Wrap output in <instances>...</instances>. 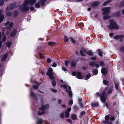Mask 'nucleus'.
<instances>
[{
  "mask_svg": "<svg viewBox=\"0 0 124 124\" xmlns=\"http://www.w3.org/2000/svg\"><path fill=\"white\" fill-rule=\"evenodd\" d=\"M30 4L31 5L30 0H25L23 6H21L19 7L21 11L24 12L28 11L30 7L27 6Z\"/></svg>",
  "mask_w": 124,
  "mask_h": 124,
  "instance_id": "nucleus-1",
  "label": "nucleus"
},
{
  "mask_svg": "<svg viewBox=\"0 0 124 124\" xmlns=\"http://www.w3.org/2000/svg\"><path fill=\"white\" fill-rule=\"evenodd\" d=\"M109 25L107 26L109 30L112 31L113 30L118 29L119 26L114 20L111 19L109 20Z\"/></svg>",
  "mask_w": 124,
  "mask_h": 124,
  "instance_id": "nucleus-2",
  "label": "nucleus"
},
{
  "mask_svg": "<svg viewBox=\"0 0 124 124\" xmlns=\"http://www.w3.org/2000/svg\"><path fill=\"white\" fill-rule=\"evenodd\" d=\"M108 87H107L105 88L104 90L105 91H103L102 93L101 94L100 99L101 101L103 103H105L106 102L107 99V94L106 91L107 89H108Z\"/></svg>",
  "mask_w": 124,
  "mask_h": 124,
  "instance_id": "nucleus-3",
  "label": "nucleus"
},
{
  "mask_svg": "<svg viewBox=\"0 0 124 124\" xmlns=\"http://www.w3.org/2000/svg\"><path fill=\"white\" fill-rule=\"evenodd\" d=\"M53 70L51 68H49L48 72L46 73V74L49 76L50 78L52 80L55 79L54 77V73L53 72Z\"/></svg>",
  "mask_w": 124,
  "mask_h": 124,
  "instance_id": "nucleus-4",
  "label": "nucleus"
},
{
  "mask_svg": "<svg viewBox=\"0 0 124 124\" xmlns=\"http://www.w3.org/2000/svg\"><path fill=\"white\" fill-rule=\"evenodd\" d=\"M110 9L111 7H110L102 8V10L103 12V15H108L110 13Z\"/></svg>",
  "mask_w": 124,
  "mask_h": 124,
  "instance_id": "nucleus-5",
  "label": "nucleus"
},
{
  "mask_svg": "<svg viewBox=\"0 0 124 124\" xmlns=\"http://www.w3.org/2000/svg\"><path fill=\"white\" fill-rule=\"evenodd\" d=\"M49 107V105L48 104H46L45 105H43L42 106L41 108H39V109L42 111H44L46 110Z\"/></svg>",
  "mask_w": 124,
  "mask_h": 124,
  "instance_id": "nucleus-6",
  "label": "nucleus"
},
{
  "mask_svg": "<svg viewBox=\"0 0 124 124\" xmlns=\"http://www.w3.org/2000/svg\"><path fill=\"white\" fill-rule=\"evenodd\" d=\"M124 38V35H117L115 36L114 38L116 39H120V40H122V39Z\"/></svg>",
  "mask_w": 124,
  "mask_h": 124,
  "instance_id": "nucleus-7",
  "label": "nucleus"
},
{
  "mask_svg": "<svg viewBox=\"0 0 124 124\" xmlns=\"http://www.w3.org/2000/svg\"><path fill=\"white\" fill-rule=\"evenodd\" d=\"M16 5V3L15 2L12 3H10L9 6L10 9L12 10L14 9Z\"/></svg>",
  "mask_w": 124,
  "mask_h": 124,
  "instance_id": "nucleus-8",
  "label": "nucleus"
},
{
  "mask_svg": "<svg viewBox=\"0 0 124 124\" xmlns=\"http://www.w3.org/2000/svg\"><path fill=\"white\" fill-rule=\"evenodd\" d=\"M76 77L79 79H82L84 78L83 76L82 75L81 72L79 71L77 73Z\"/></svg>",
  "mask_w": 124,
  "mask_h": 124,
  "instance_id": "nucleus-9",
  "label": "nucleus"
},
{
  "mask_svg": "<svg viewBox=\"0 0 124 124\" xmlns=\"http://www.w3.org/2000/svg\"><path fill=\"white\" fill-rule=\"evenodd\" d=\"M100 4V2L98 1H95L93 2L91 4V6L92 7L98 6Z\"/></svg>",
  "mask_w": 124,
  "mask_h": 124,
  "instance_id": "nucleus-10",
  "label": "nucleus"
},
{
  "mask_svg": "<svg viewBox=\"0 0 124 124\" xmlns=\"http://www.w3.org/2000/svg\"><path fill=\"white\" fill-rule=\"evenodd\" d=\"M91 105L92 108L97 107L99 106V103L97 102L92 103L91 104Z\"/></svg>",
  "mask_w": 124,
  "mask_h": 124,
  "instance_id": "nucleus-11",
  "label": "nucleus"
},
{
  "mask_svg": "<svg viewBox=\"0 0 124 124\" xmlns=\"http://www.w3.org/2000/svg\"><path fill=\"white\" fill-rule=\"evenodd\" d=\"M17 32V30L16 29H14L12 32L10 33V36L12 37H14L16 34Z\"/></svg>",
  "mask_w": 124,
  "mask_h": 124,
  "instance_id": "nucleus-12",
  "label": "nucleus"
},
{
  "mask_svg": "<svg viewBox=\"0 0 124 124\" xmlns=\"http://www.w3.org/2000/svg\"><path fill=\"white\" fill-rule=\"evenodd\" d=\"M101 73L104 75L107 74V71L106 70V68L104 67L102 68L101 70Z\"/></svg>",
  "mask_w": 124,
  "mask_h": 124,
  "instance_id": "nucleus-13",
  "label": "nucleus"
},
{
  "mask_svg": "<svg viewBox=\"0 0 124 124\" xmlns=\"http://www.w3.org/2000/svg\"><path fill=\"white\" fill-rule=\"evenodd\" d=\"M112 15L116 17H119L120 16V12L119 11L113 13Z\"/></svg>",
  "mask_w": 124,
  "mask_h": 124,
  "instance_id": "nucleus-14",
  "label": "nucleus"
},
{
  "mask_svg": "<svg viewBox=\"0 0 124 124\" xmlns=\"http://www.w3.org/2000/svg\"><path fill=\"white\" fill-rule=\"evenodd\" d=\"M8 56V54L7 53L5 54L2 57L1 61V62H4L5 61Z\"/></svg>",
  "mask_w": 124,
  "mask_h": 124,
  "instance_id": "nucleus-15",
  "label": "nucleus"
},
{
  "mask_svg": "<svg viewBox=\"0 0 124 124\" xmlns=\"http://www.w3.org/2000/svg\"><path fill=\"white\" fill-rule=\"evenodd\" d=\"M47 0H40L39 1L40 4V5L41 6H44L45 4V2Z\"/></svg>",
  "mask_w": 124,
  "mask_h": 124,
  "instance_id": "nucleus-16",
  "label": "nucleus"
},
{
  "mask_svg": "<svg viewBox=\"0 0 124 124\" xmlns=\"http://www.w3.org/2000/svg\"><path fill=\"white\" fill-rule=\"evenodd\" d=\"M18 14V10H15L13 12V17H16L17 16Z\"/></svg>",
  "mask_w": 124,
  "mask_h": 124,
  "instance_id": "nucleus-17",
  "label": "nucleus"
},
{
  "mask_svg": "<svg viewBox=\"0 0 124 124\" xmlns=\"http://www.w3.org/2000/svg\"><path fill=\"white\" fill-rule=\"evenodd\" d=\"M102 123L103 124H112L113 123V122L111 121H108L104 120L102 121Z\"/></svg>",
  "mask_w": 124,
  "mask_h": 124,
  "instance_id": "nucleus-18",
  "label": "nucleus"
},
{
  "mask_svg": "<svg viewBox=\"0 0 124 124\" xmlns=\"http://www.w3.org/2000/svg\"><path fill=\"white\" fill-rule=\"evenodd\" d=\"M37 123V124H44L42 119H38ZM45 124H46V122L45 123Z\"/></svg>",
  "mask_w": 124,
  "mask_h": 124,
  "instance_id": "nucleus-19",
  "label": "nucleus"
},
{
  "mask_svg": "<svg viewBox=\"0 0 124 124\" xmlns=\"http://www.w3.org/2000/svg\"><path fill=\"white\" fill-rule=\"evenodd\" d=\"M113 91L112 88H111L108 89L107 92V93L108 95L110 94L111 93L113 92Z\"/></svg>",
  "mask_w": 124,
  "mask_h": 124,
  "instance_id": "nucleus-20",
  "label": "nucleus"
},
{
  "mask_svg": "<svg viewBox=\"0 0 124 124\" xmlns=\"http://www.w3.org/2000/svg\"><path fill=\"white\" fill-rule=\"evenodd\" d=\"M71 118L73 120H75L77 118V116L75 114H72L71 115Z\"/></svg>",
  "mask_w": 124,
  "mask_h": 124,
  "instance_id": "nucleus-21",
  "label": "nucleus"
},
{
  "mask_svg": "<svg viewBox=\"0 0 124 124\" xmlns=\"http://www.w3.org/2000/svg\"><path fill=\"white\" fill-rule=\"evenodd\" d=\"M103 84L105 85L108 86L109 85V84L108 80L103 79Z\"/></svg>",
  "mask_w": 124,
  "mask_h": 124,
  "instance_id": "nucleus-22",
  "label": "nucleus"
},
{
  "mask_svg": "<svg viewBox=\"0 0 124 124\" xmlns=\"http://www.w3.org/2000/svg\"><path fill=\"white\" fill-rule=\"evenodd\" d=\"M112 0H108L107 1L104 2L103 4V6H106L108 4L110 3Z\"/></svg>",
  "mask_w": 124,
  "mask_h": 124,
  "instance_id": "nucleus-23",
  "label": "nucleus"
},
{
  "mask_svg": "<svg viewBox=\"0 0 124 124\" xmlns=\"http://www.w3.org/2000/svg\"><path fill=\"white\" fill-rule=\"evenodd\" d=\"M111 17V16L109 15H106L104 16L103 18L105 20H107L110 19Z\"/></svg>",
  "mask_w": 124,
  "mask_h": 124,
  "instance_id": "nucleus-24",
  "label": "nucleus"
},
{
  "mask_svg": "<svg viewBox=\"0 0 124 124\" xmlns=\"http://www.w3.org/2000/svg\"><path fill=\"white\" fill-rule=\"evenodd\" d=\"M91 77V74L90 73H88L86 75L85 77L84 78V79L85 80H87L89 79Z\"/></svg>",
  "mask_w": 124,
  "mask_h": 124,
  "instance_id": "nucleus-25",
  "label": "nucleus"
},
{
  "mask_svg": "<svg viewBox=\"0 0 124 124\" xmlns=\"http://www.w3.org/2000/svg\"><path fill=\"white\" fill-rule=\"evenodd\" d=\"M71 66L72 67H75L76 65V63L74 62V61H72L70 62Z\"/></svg>",
  "mask_w": 124,
  "mask_h": 124,
  "instance_id": "nucleus-26",
  "label": "nucleus"
},
{
  "mask_svg": "<svg viewBox=\"0 0 124 124\" xmlns=\"http://www.w3.org/2000/svg\"><path fill=\"white\" fill-rule=\"evenodd\" d=\"M110 114L106 116L105 117L104 119L105 120V121H109L110 119Z\"/></svg>",
  "mask_w": 124,
  "mask_h": 124,
  "instance_id": "nucleus-27",
  "label": "nucleus"
},
{
  "mask_svg": "<svg viewBox=\"0 0 124 124\" xmlns=\"http://www.w3.org/2000/svg\"><path fill=\"white\" fill-rule=\"evenodd\" d=\"M73 109L75 112H76L79 109V108L78 106H75L73 107Z\"/></svg>",
  "mask_w": 124,
  "mask_h": 124,
  "instance_id": "nucleus-28",
  "label": "nucleus"
},
{
  "mask_svg": "<svg viewBox=\"0 0 124 124\" xmlns=\"http://www.w3.org/2000/svg\"><path fill=\"white\" fill-rule=\"evenodd\" d=\"M56 44V42H49L48 43V45L51 46L54 45Z\"/></svg>",
  "mask_w": 124,
  "mask_h": 124,
  "instance_id": "nucleus-29",
  "label": "nucleus"
},
{
  "mask_svg": "<svg viewBox=\"0 0 124 124\" xmlns=\"http://www.w3.org/2000/svg\"><path fill=\"white\" fill-rule=\"evenodd\" d=\"M40 2L39 1L36 4L35 7V8H39L40 7Z\"/></svg>",
  "mask_w": 124,
  "mask_h": 124,
  "instance_id": "nucleus-30",
  "label": "nucleus"
},
{
  "mask_svg": "<svg viewBox=\"0 0 124 124\" xmlns=\"http://www.w3.org/2000/svg\"><path fill=\"white\" fill-rule=\"evenodd\" d=\"M64 40L65 42H68L69 40V37L67 36L64 35Z\"/></svg>",
  "mask_w": 124,
  "mask_h": 124,
  "instance_id": "nucleus-31",
  "label": "nucleus"
},
{
  "mask_svg": "<svg viewBox=\"0 0 124 124\" xmlns=\"http://www.w3.org/2000/svg\"><path fill=\"white\" fill-rule=\"evenodd\" d=\"M4 18V16L3 14H1L0 16V23L2 21Z\"/></svg>",
  "mask_w": 124,
  "mask_h": 124,
  "instance_id": "nucleus-32",
  "label": "nucleus"
},
{
  "mask_svg": "<svg viewBox=\"0 0 124 124\" xmlns=\"http://www.w3.org/2000/svg\"><path fill=\"white\" fill-rule=\"evenodd\" d=\"M92 72L93 73L94 75H96L98 74V70L97 69H94L93 71Z\"/></svg>",
  "mask_w": 124,
  "mask_h": 124,
  "instance_id": "nucleus-33",
  "label": "nucleus"
},
{
  "mask_svg": "<svg viewBox=\"0 0 124 124\" xmlns=\"http://www.w3.org/2000/svg\"><path fill=\"white\" fill-rule=\"evenodd\" d=\"M95 62L94 61H91L88 64L91 67H94L95 65Z\"/></svg>",
  "mask_w": 124,
  "mask_h": 124,
  "instance_id": "nucleus-34",
  "label": "nucleus"
},
{
  "mask_svg": "<svg viewBox=\"0 0 124 124\" xmlns=\"http://www.w3.org/2000/svg\"><path fill=\"white\" fill-rule=\"evenodd\" d=\"M12 43V42L8 41L6 43V45L8 48H9L11 46Z\"/></svg>",
  "mask_w": 124,
  "mask_h": 124,
  "instance_id": "nucleus-35",
  "label": "nucleus"
},
{
  "mask_svg": "<svg viewBox=\"0 0 124 124\" xmlns=\"http://www.w3.org/2000/svg\"><path fill=\"white\" fill-rule=\"evenodd\" d=\"M45 112L44 111H43L41 112L39 111L38 112V114L39 116H41L43 115L44 114Z\"/></svg>",
  "mask_w": 124,
  "mask_h": 124,
  "instance_id": "nucleus-36",
  "label": "nucleus"
},
{
  "mask_svg": "<svg viewBox=\"0 0 124 124\" xmlns=\"http://www.w3.org/2000/svg\"><path fill=\"white\" fill-rule=\"evenodd\" d=\"M37 1V0H30L31 5H32L35 4Z\"/></svg>",
  "mask_w": 124,
  "mask_h": 124,
  "instance_id": "nucleus-37",
  "label": "nucleus"
},
{
  "mask_svg": "<svg viewBox=\"0 0 124 124\" xmlns=\"http://www.w3.org/2000/svg\"><path fill=\"white\" fill-rule=\"evenodd\" d=\"M80 54L82 56H85L86 55L84 53V51L83 50H80Z\"/></svg>",
  "mask_w": 124,
  "mask_h": 124,
  "instance_id": "nucleus-38",
  "label": "nucleus"
},
{
  "mask_svg": "<svg viewBox=\"0 0 124 124\" xmlns=\"http://www.w3.org/2000/svg\"><path fill=\"white\" fill-rule=\"evenodd\" d=\"M65 117L66 118H68L69 117L70 113L68 112H66L65 113Z\"/></svg>",
  "mask_w": 124,
  "mask_h": 124,
  "instance_id": "nucleus-39",
  "label": "nucleus"
},
{
  "mask_svg": "<svg viewBox=\"0 0 124 124\" xmlns=\"http://www.w3.org/2000/svg\"><path fill=\"white\" fill-rule=\"evenodd\" d=\"M30 96L33 98L36 97L34 93L32 91H31L30 93Z\"/></svg>",
  "mask_w": 124,
  "mask_h": 124,
  "instance_id": "nucleus-40",
  "label": "nucleus"
},
{
  "mask_svg": "<svg viewBox=\"0 0 124 124\" xmlns=\"http://www.w3.org/2000/svg\"><path fill=\"white\" fill-rule=\"evenodd\" d=\"M119 6L121 7H122L124 6V0L121 1L120 4Z\"/></svg>",
  "mask_w": 124,
  "mask_h": 124,
  "instance_id": "nucleus-41",
  "label": "nucleus"
},
{
  "mask_svg": "<svg viewBox=\"0 0 124 124\" xmlns=\"http://www.w3.org/2000/svg\"><path fill=\"white\" fill-rule=\"evenodd\" d=\"M6 16H10L12 15V13L11 12H7L6 13Z\"/></svg>",
  "mask_w": 124,
  "mask_h": 124,
  "instance_id": "nucleus-42",
  "label": "nucleus"
},
{
  "mask_svg": "<svg viewBox=\"0 0 124 124\" xmlns=\"http://www.w3.org/2000/svg\"><path fill=\"white\" fill-rule=\"evenodd\" d=\"M70 41L73 44H75L76 43V41L72 37H70Z\"/></svg>",
  "mask_w": 124,
  "mask_h": 124,
  "instance_id": "nucleus-43",
  "label": "nucleus"
},
{
  "mask_svg": "<svg viewBox=\"0 0 124 124\" xmlns=\"http://www.w3.org/2000/svg\"><path fill=\"white\" fill-rule=\"evenodd\" d=\"M100 50V49L98 50V54L101 57H102L103 56L102 52L101 51H99Z\"/></svg>",
  "mask_w": 124,
  "mask_h": 124,
  "instance_id": "nucleus-44",
  "label": "nucleus"
},
{
  "mask_svg": "<svg viewBox=\"0 0 124 124\" xmlns=\"http://www.w3.org/2000/svg\"><path fill=\"white\" fill-rule=\"evenodd\" d=\"M52 80V85L53 86H55L56 85V82L54 80Z\"/></svg>",
  "mask_w": 124,
  "mask_h": 124,
  "instance_id": "nucleus-45",
  "label": "nucleus"
},
{
  "mask_svg": "<svg viewBox=\"0 0 124 124\" xmlns=\"http://www.w3.org/2000/svg\"><path fill=\"white\" fill-rule=\"evenodd\" d=\"M4 0H0V6H2L4 4Z\"/></svg>",
  "mask_w": 124,
  "mask_h": 124,
  "instance_id": "nucleus-46",
  "label": "nucleus"
},
{
  "mask_svg": "<svg viewBox=\"0 0 124 124\" xmlns=\"http://www.w3.org/2000/svg\"><path fill=\"white\" fill-rule=\"evenodd\" d=\"M87 54H88L89 55V56H92L93 55V53H92L91 51L88 50V51L87 53Z\"/></svg>",
  "mask_w": 124,
  "mask_h": 124,
  "instance_id": "nucleus-47",
  "label": "nucleus"
},
{
  "mask_svg": "<svg viewBox=\"0 0 124 124\" xmlns=\"http://www.w3.org/2000/svg\"><path fill=\"white\" fill-rule=\"evenodd\" d=\"M69 61H65V65L66 67L68 66V65L69 64Z\"/></svg>",
  "mask_w": 124,
  "mask_h": 124,
  "instance_id": "nucleus-48",
  "label": "nucleus"
},
{
  "mask_svg": "<svg viewBox=\"0 0 124 124\" xmlns=\"http://www.w3.org/2000/svg\"><path fill=\"white\" fill-rule=\"evenodd\" d=\"M100 65L102 67H103L104 66L105 63L102 61H101L100 63Z\"/></svg>",
  "mask_w": 124,
  "mask_h": 124,
  "instance_id": "nucleus-49",
  "label": "nucleus"
},
{
  "mask_svg": "<svg viewBox=\"0 0 124 124\" xmlns=\"http://www.w3.org/2000/svg\"><path fill=\"white\" fill-rule=\"evenodd\" d=\"M32 88L36 90L38 88V86L36 85H33L32 86Z\"/></svg>",
  "mask_w": 124,
  "mask_h": 124,
  "instance_id": "nucleus-50",
  "label": "nucleus"
},
{
  "mask_svg": "<svg viewBox=\"0 0 124 124\" xmlns=\"http://www.w3.org/2000/svg\"><path fill=\"white\" fill-rule=\"evenodd\" d=\"M60 117L62 118H64L65 117V115L64 113H62L60 115Z\"/></svg>",
  "mask_w": 124,
  "mask_h": 124,
  "instance_id": "nucleus-51",
  "label": "nucleus"
},
{
  "mask_svg": "<svg viewBox=\"0 0 124 124\" xmlns=\"http://www.w3.org/2000/svg\"><path fill=\"white\" fill-rule=\"evenodd\" d=\"M67 121L70 124H72V120L70 119H68L67 120Z\"/></svg>",
  "mask_w": 124,
  "mask_h": 124,
  "instance_id": "nucleus-52",
  "label": "nucleus"
},
{
  "mask_svg": "<svg viewBox=\"0 0 124 124\" xmlns=\"http://www.w3.org/2000/svg\"><path fill=\"white\" fill-rule=\"evenodd\" d=\"M6 35H5L3 37V38L2 39V42H4L6 40Z\"/></svg>",
  "mask_w": 124,
  "mask_h": 124,
  "instance_id": "nucleus-53",
  "label": "nucleus"
},
{
  "mask_svg": "<svg viewBox=\"0 0 124 124\" xmlns=\"http://www.w3.org/2000/svg\"><path fill=\"white\" fill-rule=\"evenodd\" d=\"M115 117L114 116H112L111 117L110 119V121H114L115 119Z\"/></svg>",
  "mask_w": 124,
  "mask_h": 124,
  "instance_id": "nucleus-54",
  "label": "nucleus"
},
{
  "mask_svg": "<svg viewBox=\"0 0 124 124\" xmlns=\"http://www.w3.org/2000/svg\"><path fill=\"white\" fill-rule=\"evenodd\" d=\"M51 62V59L49 58H48L47 60V62L48 63H49Z\"/></svg>",
  "mask_w": 124,
  "mask_h": 124,
  "instance_id": "nucleus-55",
  "label": "nucleus"
},
{
  "mask_svg": "<svg viewBox=\"0 0 124 124\" xmlns=\"http://www.w3.org/2000/svg\"><path fill=\"white\" fill-rule=\"evenodd\" d=\"M13 26V22H11L9 24V27L12 28Z\"/></svg>",
  "mask_w": 124,
  "mask_h": 124,
  "instance_id": "nucleus-56",
  "label": "nucleus"
},
{
  "mask_svg": "<svg viewBox=\"0 0 124 124\" xmlns=\"http://www.w3.org/2000/svg\"><path fill=\"white\" fill-rule=\"evenodd\" d=\"M85 114V112L84 111H82L80 113V115L82 116L84 115Z\"/></svg>",
  "mask_w": 124,
  "mask_h": 124,
  "instance_id": "nucleus-57",
  "label": "nucleus"
},
{
  "mask_svg": "<svg viewBox=\"0 0 124 124\" xmlns=\"http://www.w3.org/2000/svg\"><path fill=\"white\" fill-rule=\"evenodd\" d=\"M39 55L40 57L42 58H45V57L41 53H40L39 54Z\"/></svg>",
  "mask_w": 124,
  "mask_h": 124,
  "instance_id": "nucleus-58",
  "label": "nucleus"
},
{
  "mask_svg": "<svg viewBox=\"0 0 124 124\" xmlns=\"http://www.w3.org/2000/svg\"><path fill=\"white\" fill-rule=\"evenodd\" d=\"M118 85H119L118 83V84H115V87L116 89V90H117L118 89Z\"/></svg>",
  "mask_w": 124,
  "mask_h": 124,
  "instance_id": "nucleus-59",
  "label": "nucleus"
},
{
  "mask_svg": "<svg viewBox=\"0 0 124 124\" xmlns=\"http://www.w3.org/2000/svg\"><path fill=\"white\" fill-rule=\"evenodd\" d=\"M120 50L123 52H124V46L121 47L120 48Z\"/></svg>",
  "mask_w": 124,
  "mask_h": 124,
  "instance_id": "nucleus-60",
  "label": "nucleus"
},
{
  "mask_svg": "<svg viewBox=\"0 0 124 124\" xmlns=\"http://www.w3.org/2000/svg\"><path fill=\"white\" fill-rule=\"evenodd\" d=\"M61 87H63V88L65 89H67V87L65 85H61Z\"/></svg>",
  "mask_w": 124,
  "mask_h": 124,
  "instance_id": "nucleus-61",
  "label": "nucleus"
},
{
  "mask_svg": "<svg viewBox=\"0 0 124 124\" xmlns=\"http://www.w3.org/2000/svg\"><path fill=\"white\" fill-rule=\"evenodd\" d=\"M69 97H71L72 96V92L70 91H69Z\"/></svg>",
  "mask_w": 124,
  "mask_h": 124,
  "instance_id": "nucleus-62",
  "label": "nucleus"
},
{
  "mask_svg": "<svg viewBox=\"0 0 124 124\" xmlns=\"http://www.w3.org/2000/svg\"><path fill=\"white\" fill-rule=\"evenodd\" d=\"M91 59L93 61L95 60L96 59V57H92Z\"/></svg>",
  "mask_w": 124,
  "mask_h": 124,
  "instance_id": "nucleus-63",
  "label": "nucleus"
},
{
  "mask_svg": "<svg viewBox=\"0 0 124 124\" xmlns=\"http://www.w3.org/2000/svg\"><path fill=\"white\" fill-rule=\"evenodd\" d=\"M95 67L97 68H99V65L98 63H96L95 64Z\"/></svg>",
  "mask_w": 124,
  "mask_h": 124,
  "instance_id": "nucleus-64",
  "label": "nucleus"
}]
</instances>
